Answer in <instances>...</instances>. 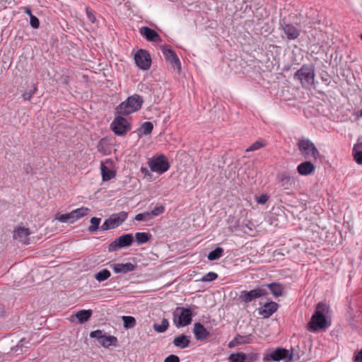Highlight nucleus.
Wrapping results in <instances>:
<instances>
[{
  "mask_svg": "<svg viewBox=\"0 0 362 362\" xmlns=\"http://www.w3.org/2000/svg\"><path fill=\"white\" fill-rule=\"evenodd\" d=\"M329 310V307L323 302L317 304L314 313L308 324L310 332L325 331L331 326L332 321L327 316Z\"/></svg>",
  "mask_w": 362,
  "mask_h": 362,
  "instance_id": "1",
  "label": "nucleus"
},
{
  "mask_svg": "<svg viewBox=\"0 0 362 362\" xmlns=\"http://www.w3.org/2000/svg\"><path fill=\"white\" fill-rule=\"evenodd\" d=\"M143 103V97L139 94H134L117 105L115 111L119 115L127 116L139 110Z\"/></svg>",
  "mask_w": 362,
  "mask_h": 362,
  "instance_id": "2",
  "label": "nucleus"
},
{
  "mask_svg": "<svg viewBox=\"0 0 362 362\" xmlns=\"http://www.w3.org/2000/svg\"><path fill=\"white\" fill-rule=\"evenodd\" d=\"M195 315L192 307H176L173 312V323L177 327H184L191 324Z\"/></svg>",
  "mask_w": 362,
  "mask_h": 362,
  "instance_id": "3",
  "label": "nucleus"
},
{
  "mask_svg": "<svg viewBox=\"0 0 362 362\" xmlns=\"http://www.w3.org/2000/svg\"><path fill=\"white\" fill-rule=\"evenodd\" d=\"M315 76V67L312 64H303L294 74V78L300 81L303 86L313 85Z\"/></svg>",
  "mask_w": 362,
  "mask_h": 362,
  "instance_id": "4",
  "label": "nucleus"
},
{
  "mask_svg": "<svg viewBox=\"0 0 362 362\" xmlns=\"http://www.w3.org/2000/svg\"><path fill=\"white\" fill-rule=\"evenodd\" d=\"M124 116L115 112V118L110 124V129L117 136H123L131 130V124Z\"/></svg>",
  "mask_w": 362,
  "mask_h": 362,
  "instance_id": "5",
  "label": "nucleus"
},
{
  "mask_svg": "<svg viewBox=\"0 0 362 362\" xmlns=\"http://www.w3.org/2000/svg\"><path fill=\"white\" fill-rule=\"evenodd\" d=\"M148 167L152 172L161 175L170 168V163L167 157L163 154H160L156 157H153L148 161Z\"/></svg>",
  "mask_w": 362,
  "mask_h": 362,
  "instance_id": "6",
  "label": "nucleus"
},
{
  "mask_svg": "<svg viewBox=\"0 0 362 362\" xmlns=\"http://www.w3.org/2000/svg\"><path fill=\"white\" fill-rule=\"evenodd\" d=\"M127 216L128 214L126 211L112 214L100 226V230L105 231L117 228L126 221Z\"/></svg>",
  "mask_w": 362,
  "mask_h": 362,
  "instance_id": "7",
  "label": "nucleus"
},
{
  "mask_svg": "<svg viewBox=\"0 0 362 362\" xmlns=\"http://www.w3.org/2000/svg\"><path fill=\"white\" fill-rule=\"evenodd\" d=\"M294 354L293 350H288L284 348H277L270 354L266 355L264 361L272 360L274 361H285V362H293L294 360Z\"/></svg>",
  "mask_w": 362,
  "mask_h": 362,
  "instance_id": "8",
  "label": "nucleus"
},
{
  "mask_svg": "<svg viewBox=\"0 0 362 362\" xmlns=\"http://www.w3.org/2000/svg\"><path fill=\"white\" fill-rule=\"evenodd\" d=\"M134 239L132 233H126L115 238L108 246V251L115 252L119 249L128 247L132 245Z\"/></svg>",
  "mask_w": 362,
  "mask_h": 362,
  "instance_id": "9",
  "label": "nucleus"
},
{
  "mask_svg": "<svg viewBox=\"0 0 362 362\" xmlns=\"http://www.w3.org/2000/svg\"><path fill=\"white\" fill-rule=\"evenodd\" d=\"M297 145L299 151L305 158L311 156L317 158L320 156V152L314 143L308 139H299Z\"/></svg>",
  "mask_w": 362,
  "mask_h": 362,
  "instance_id": "10",
  "label": "nucleus"
},
{
  "mask_svg": "<svg viewBox=\"0 0 362 362\" xmlns=\"http://www.w3.org/2000/svg\"><path fill=\"white\" fill-rule=\"evenodd\" d=\"M268 293L265 287H257L250 291H242L240 294V299L242 302L248 303L257 298L266 296Z\"/></svg>",
  "mask_w": 362,
  "mask_h": 362,
  "instance_id": "11",
  "label": "nucleus"
},
{
  "mask_svg": "<svg viewBox=\"0 0 362 362\" xmlns=\"http://www.w3.org/2000/svg\"><path fill=\"white\" fill-rule=\"evenodd\" d=\"M136 65L141 70H148L151 65V55L146 49H139L134 54Z\"/></svg>",
  "mask_w": 362,
  "mask_h": 362,
  "instance_id": "12",
  "label": "nucleus"
},
{
  "mask_svg": "<svg viewBox=\"0 0 362 362\" xmlns=\"http://www.w3.org/2000/svg\"><path fill=\"white\" fill-rule=\"evenodd\" d=\"M161 51L165 61L170 64L178 71H180L181 70V62L176 52L170 47V46H162Z\"/></svg>",
  "mask_w": 362,
  "mask_h": 362,
  "instance_id": "13",
  "label": "nucleus"
},
{
  "mask_svg": "<svg viewBox=\"0 0 362 362\" xmlns=\"http://www.w3.org/2000/svg\"><path fill=\"white\" fill-rule=\"evenodd\" d=\"M280 27L289 40H296L300 36V30L293 24L282 21L280 22Z\"/></svg>",
  "mask_w": 362,
  "mask_h": 362,
  "instance_id": "14",
  "label": "nucleus"
},
{
  "mask_svg": "<svg viewBox=\"0 0 362 362\" xmlns=\"http://www.w3.org/2000/svg\"><path fill=\"white\" fill-rule=\"evenodd\" d=\"M139 33L148 42L158 43L162 41L160 35L155 30L148 26L141 27L139 29Z\"/></svg>",
  "mask_w": 362,
  "mask_h": 362,
  "instance_id": "15",
  "label": "nucleus"
},
{
  "mask_svg": "<svg viewBox=\"0 0 362 362\" xmlns=\"http://www.w3.org/2000/svg\"><path fill=\"white\" fill-rule=\"evenodd\" d=\"M280 187L284 190H290L294 185L293 178L288 173L283 172L277 175Z\"/></svg>",
  "mask_w": 362,
  "mask_h": 362,
  "instance_id": "16",
  "label": "nucleus"
},
{
  "mask_svg": "<svg viewBox=\"0 0 362 362\" xmlns=\"http://www.w3.org/2000/svg\"><path fill=\"white\" fill-rule=\"evenodd\" d=\"M30 233L28 228L24 227H18L14 230L13 238L23 244L30 243L29 235Z\"/></svg>",
  "mask_w": 362,
  "mask_h": 362,
  "instance_id": "17",
  "label": "nucleus"
},
{
  "mask_svg": "<svg viewBox=\"0 0 362 362\" xmlns=\"http://www.w3.org/2000/svg\"><path fill=\"white\" fill-rule=\"evenodd\" d=\"M279 305L274 301L266 303L262 308L259 310V314L264 318H269L278 310Z\"/></svg>",
  "mask_w": 362,
  "mask_h": 362,
  "instance_id": "18",
  "label": "nucleus"
},
{
  "mask_svg": "<svg viewBox=\"0 0 362 362\" xmlns=\"http://www.w3.org/2000/svg\"><path fill=\"white\" fill-rule=\"evenodd\" d=\"M111 267L116 274H126L134 271L136 267V264L131 262H127L122 264H114L111 265Z\"/></svg>",
  "mask_w": 362,
  "mask_h": 362,
  "instance_id": "19",
  "label": "nucleus"
},
{
  "mask_svg": "<svg viewBox=\"0 0 362 362\" xmlns=\"http://www.w3.org/2000/svg\"><path fill=\"white\" fill-rule=\"evenodd\" d=\"M194 334L197 340H204L207 339L210 333L200 322H196L194 325Z\"/></svg>",
  "mask_w": 362,
  "mask_h": 362,
  "instance_id": "20",
  "label": "nucleus"
},
{
  "mask_svg": "<svg viewBox=\"0 0 362 362\" xmlns=\"http://www.w3.org/2000/svg\"><path fill=\"white\" fill-rule=\"evenodd\" d=\"M315 168L314 164L309 160L304 161L300 163L297 166V172L300 175H308L313 173L315 170Z\"/></svg>",
  "mask_w": 362,
  "mask_h": 362,
  "instance_id": "21",
  "label": "nucleus"
},
{
  "mask_svg": "<svg viewBox=\"0 0 362 362\" xmlns=\"http://www.w3.org/2000/svg\"><path fill=\"white\" fill-rule=\"evenodd\" d=\"M267 290L269 289L272 294L276 297H280L283 296L284 287V286L277 282H272L265 285L264 286Z\"/></svg>",
  "mask_w": 362,
  "mask_h": 362,
  "instance_id": "22",
  "label": "nucleus"
},
{
  "mask_svg": "<svg viewBox=\"0 0 362 362\" xmlns=\"http://www.w3.org/2000/svg\"><path fill=\"white\" fill-rule=\"evenodd\" d=\"M153 129V124L151 122H144L141 126L136 129L135 132L137 134L139 139L144 136L151 134Z\"/></svg>",
  "mask_w": 362,
  "mask_h": 362,
  "instance_id": "23",
  "label": "nucleus"
},
{
  "mask_svg": "<svg viewBox=\"0 0 362 362\" xmlns=\"http://www.w3.org/2000/svg\"><path fill=\"white\" fill-rule=\"evenodd\" d=\"M352 156L357 164L362 165V141H360L359 139L353 146Z\"/></svg>",
  "mask_w": 362,
  "mask_h": 362,
  "instance_id": "24",
  "label": "nucleus"
},
{
  "mask_svg": "<svg viewBox=\"0 0 362 362\" xmlns=\"http://www.w3.org/2000/svg\"><path fill=\"white\" fill-rule=\"evenodd\" d=\"M189 344V337L185 334H181L173 339L174 346L182 349L188 347Z\"/></svg>",
  "mask_w": 362,
  "mask_h": 362,
  "instance_id": "25",
  "label": "nucleus"
},
{
  "mask_svg": "<svg viewBox=\"0 0 362 362\" xmlns=\"http://www.w3.org/2000/svg\"><path fill=\"white\" fill-rule=\"evenodd\" d=\"M102 179L103 181H108L115 177L116 173L113 170L110 169L103 162L100 164Z\"/></svg>",
  "mask_w": 362,
  "mask_h": 362,
  "instance_id": "26",
  "label": "nucleus"
},
{
  "mask_svg": "<svg viewBox=\"0 0 362 362\" xmlns=\"http://www.w3.org/2000/svg\"><path fill=\"white\" fill-rule=\"evenodd\" d=\"M29 343V340H27L25 337L21 338L18 343L13 347L11 348V351L16 355L21 354L27 351L26 344Z\"/></svg>",
  "mask_w": 362,
  "mask_h": 362,
  "instance_id": "27",
  "label": "nucleus"
},
{
  "mask_svg": "<svg viewBox=\"0 0 362 362\" xmlns=\"http://www.w3.org/2000/svg\"><path fill=\"white\" fill-rule=\"evenodd\" d=\"M93 315L91 310H81L75 313V316L80 324H83L89 320Z\"/></svg>",
  "mask_w": 362,
  "mask_h": 362,
  "instance_id": "28",
  "label": "nucleus"
},
{
  "mask_svg": "<svg viewBox=\"0 0 362 362\" xmlns=\"http://www.w3.org/2000/svg\"><path fill=\"white\" fill-rule=\"evenodd\" d=\"M152 235L148 233L136 232L134 235L135 241L138 245H142L148 243L151 239Z\"/></svg>",
  "mask_w": 362,
  "mask_h": 362,
  "instance_id": "29",
  "label": "nucleus"
},
{
  "mask_svg": "<svg viewBox=\"0 0 362 362\" xmlns=\"http://www.w3.org/2000/svg\"><path fill=\"white\" fill-rule=\"evenodd\" d=\"M101 218L98 217H92L90 220V225L88 226V230L90 233H93L98 230H100V224Z\"/></svg>",
  "mask_w": 362,
  "mask_h": 362,
  "instance_id": "30",
  "label": "nucleus"
},
{
  "mask_svg": "<svg viewBox=\"0 0 362 362\" xmlns=\"http://www.w3.org/2000/svg\"><path fill=\"white\" fill-rule=\"evenodd\" d=\"M224 254V250L221 247H216L214 250L211 251L208 255V259L210 261L217 260L221 258Z\"/></svg>",
  "mask_w": 362,
  "mask_h": 362,
  "instance_id": "31",
  "label": "nucleus"
},
{
  "mask_svg": "<svg viewBox=\"0 0 362 362\" xmlns=\"http://www.w3.org/2000/svg\"><path fill=\"white\" fill-rule=\"evenodd\" d=\"M56 218L61 223H73L76 221L72 211L70 213L64 214H57Z\"/></svg>",
  "mask_w": 362,
  "mask_h": 362,
  "instance_id": "32",
  "label": "nucleus"
},
{
  "mask_svg": "<svg viewBox=\"0 0 362 362\" xmlns=\"http://www.w3.org/2000/svg\"><path fill=\"white\" fill-rule=\"evenodd\" d=\"M230 362H246V354L244 352H236L229 355Z\"/></svg>",
  "mask_w": 362,
  "mask_h": 362,
  "instance_id": "33",
  "label": "nucleus"
},
{
  "mask_svg": "<svg viewBox=\"0 0 362 362\" xmlns=\"http://www.w3.org/2000/svg\"><path fill=\"white\" fill-rule=\"evenodd\" d=\"M117 341V339L115 337L111 335L106 336L104 334L99 344L104 347H109L111 345H115Z\"/></svg>",
  "mask_w": 362,
  "mask_h": 362,
  "instance_id": "34",
  "label": "nucleus"
},
{
  "mask_svg": "<svg viewBox=\"0 0 362 362\" xmlns=\"http://www.w3.org/2000/svg\"><path fill=\"white\" fill-rule=\"evenodd\" d=\"M169 327V322L166 318H163L161 321V324L154 323L153 325V329L158 333H164Z\"/></svg>",
  "mask_w": 362,
  "mask_h": 362,
  "instance_id": "35",
  "label": "nucleus"
},
{
  "mask_svg": "<svg viewBox=\"0 0 362 362\" xmlns=\"http://www.w3.org/2000/svg\"><path fill=\"white\" fill-rule=\"evenodd\" d=\"M110 276V272L107 269H103L95 274L94 277L98 281L102 282L109 279Z\"/></svg>",
  "mask_w": 362,
  "mask_h": 362,
  "instance_id": "36",
  "label": "nucleus"
},
{
  "mask_svg": "<svg viewBox=\"0 0 362 362\" xmlns=\"http://www.w3.org/2000/svg\"><path fill=\"white\" fill-rule=\"evenodd\" d=\"M123 326L126 329L135 327L136 320L132 316H122Z\"/></svg>",
  "mask_w": 362,
  "mask_h": 362,
  "instance_id": "37",
  "label": "nucleus"
},
{
  "mask_svg": "<svg viewBox=\"0 0 362 362\" xmlns=\"http://www.w3.org/2000/svg\"><path fill=\"white\" fill-rule=\"evenodd\" d=\"M266 145H267V143L264 140H263V139L258 140V141H256L255 142H254L252 145H250L246 149V151L247 152L255 151L260 149L262 147H264Z\"/></svg>",
  "mask_w": 362,
  "mask_h": 362,
  "instance_id": "38",
  "label": "nucleus"
},
{
  "mask_svg": "<svg viewBox=\"0 0 362 362\" xmlns=\"http://www.w3.org/2000/svg\"><path fill=\"white\" fill-rule=\"evenodd\" d=\"M88 211H89V209L87 207H84V206H82L81 208L73 210L72 212H73V214H74L76 221L78 219L85 216L87 214Z\"/></svg>",
  "mask_w": 362,
  "mask_h": 362,
  "instance_id": "39",
  "label": "nucleus"
},
{
  "mask_svg": "<svg viewBox=\"0 0 362 362\" xmlns=\"http://www.w3.org/2000/svg\"><path fill=\"white\" fill-rule=\"evenodd\" d=\"M218 278V274L214 272H208L204 274L200 279L202 282H211L216 280Z\"/></svg>",
  "mask_w": 362,
  "mask_h": 362,
  "instance_id": "40",
  "label": "nucleus"
},
{
  "mask_svg": "<svg viewBox=\"0 0 362 362\" xmlns=\"http://www.w3.org/2000/svg\"><path fill=\"white\" fill-rule=\"evenodd\" d=\"M151 218L149 211L140 213L136 215L134 219L137 221H146L150 220Z\"/></svg>",
  "mask_w": 362,
  "mask_h": 362,
  "instance_id": "41",
  "label": "nucleus"
},
{
  "mask_svg": "<svg viewBox=\"0 0 362 362\" xmlns=\"http://www.w3.org/2000/svg\"><path fill=\"white\" fill-rule=\"evenodd\" d=\"M165 211V206L163 205L156 206L151 211H149L151 218L157 216Z\"/></svg>",
  "mask_w": 362,
  "mask_h": 362,
  "instance_id": "42",
  "label": "nucleus"
},
{
  "mask_svg": "<svg viewBox=\"0 0 362 362\" xmlns=\"http://www.w3.org/2000/svg\"><path fill=\"white\" fill-rule=\"evenodd\" d=\"M104 334H104L103 331H102L100 329H97V330L93 331L90 333V337L96 339L99 343L100 341L102 339Z\"/></svg>",
  "mask_w": 362,
  "mask_h": 362,
  "instance_id": "43",
  "label": "nucleus"
},
{
  "mask_svg": "<svg viewBox=\"0 0 362 362\" xmlns=\"http://www.w3.org/2000/svg\"><path fill=\"white\" fill-rule=\"evenodd\" d=\"M86 13L88 21H90L92 23H94L96 21V18L95 16L94 11L91 10L90 8L86 7Z\"/></svg>",
  "mask_w": 362,
  "mask_h": 362,
  "instance_id": "44",
  "label": "nucleus"
},
{
  "mask_svg": "<svg viewBox=\"0 0 362 362\" xmlns=\"http://www.w3.org/2000/svg\"><path fill=\"white\" fill-rule=\"evenodd\" d=\"M30 24L33 28L37 29L40 27V21L35 16L33 15L30 17Z\"/></svg>",
  "mask_w": 362,
  "mask_h": 362,
  "instance_id": "45",
  "label": "nucleus"
},
{
  "mask_svg": "<svg viewBox=\"0 0 362 362\" xmlns=\"http://www.w3.org/2000/svg\"><path fill=\"white\" fill-rule=\"evenodd\" d=\"M259 358V354L257 353L246 354V362H255Z\"/></svg>",
  "mask_w": 362,
  "mask_h": 362,
  "instance_id": "46",
  "label": "nucleus"
},
{
  "mask_svg": "<svg viewBox=\"0 0 362 362\" xmlns=\"http://www.w3.org/2000/svg\"><path fill=\"white\" fill-rule=\"evenodd\" d=\"M268 199L269 197L266 194H262L255 197V200L259 204H264L267 202Z\"/></svg>",
  "mask_w": 362,
  "mask_h": 362,
  "instance_id": "47",
  "label": "nucleus"
},
{
  "mask_svg": "<svg viewBox=\"0 0 362 362\" xmlns=\"http://www.w3.org/2000/svg\"><path fill=\"white\" fill-rule=\"evenodd\" d=\"M164 362H180V358L174 354H170L165 358Z\"/></svg>",
  "mask_w": 362,
  "mask_h": 362,
  "instance_id": "48",
  "label": "nucleus"
},
{
  "mask_svg": "<svg viewBox=\"0 0 362 362\" xmlns=\"http://www.w3.org/2000/svg\"><path fill=\"white\" fill-rule=\"evenodd\" d=\"M106 144V139L105 138L101 139L98 144H97V148L99 152H103L104 151V146Z\"/></svg>",
  "mask_w": 362,
  "mask_h": 362,
  "instance_id": "49",
  "label": "nucleus"
},
{
  "mask_svg": "<svg viewBox=\"0 0 362 362\" xmlns=\"http://www.w3.org/2000/svg\"><path fill=\"white\" fill-rule=\"evenodd\" d=\"M354 362H362V349L354 354Z\"/></svg>",
  "mask_w": 362,
  "mask_h": 362,
  "instance_id": "50",
  "label": "nucleus"
},
{
  "mask_svg": "<svg viewBox=\"0 0 362 362\" xmlns=\"http://www.w3.org/2000/svg\"><path fill=\"white\" fill-rule=\"evenodd\" d=\"M33 97V93L25 92L22 95V98L24 100L30 101Z\"/></svg>",
  "mask_w": 362,
  "mask_h": 362,
  "instance_id": "51",
  "label": "nucleus"
},
{
  "mask_svg": "<svg viewBox=\"0 0 362 362\" xmlns=\"http://www.w3.org/2000/svg\"><path fill=\"white\" fill-rule=\"evenodd\" d=\"M24 170L26 174H29V173H32L33 167L30 165V164L28 163L24 165Z\"/></svg>",
  "mask_w": 362,
  "mask_h": 362,
  "instance_id": "52",
  "label": "nucleus"
},
{
  "mask_svg": "<svg viewBox=\"0 0 362 362\" xmlns=\"http://www.w3.org/2000/svg\"><path fill=\"white\" fill-rule=\"evenodd\" d=\"M23 11H24L25 13L28 14L30 17L33 16L32 11L29 7H28V6L23 7Z\"/></svg>",
  "mask_w": 362,
  "mask_h": 362,
  "instance_id": "53",
  "label": "nucleus"
},
{
  "mask_svg": "<svg viewBox=\"0 0 362 362\" xmlns=\"http://www.w3.org/2000/svg\"><path fill=\"white\" fill-rule=\"evenodd\" d=\"M142 173L146 176L147 175H149V171L147 168H141V169Z\"/></svg>",
  "mask_w": 362,
  "mask_h": 362,
  "instance_id": "54",
  "label": "nucleus"
},
{
  "mask_svg": "<svg viewBox=\"0 0 362 362\" xmlns=\"http://www.w3.org/2000/svg\"><path fill=\"white\" fill-rule=\"evenodd\" d=\"M37 90V87L35 86L33 87V89L30 91H29L28 93H33V95L35 93V91Z\"/></svg>",
  "mask_w": 362,
  "mask_h": 362,
  "instance_id": "55",
  "label": "nucleus"
},
{
  "mask_svg": "<svg viewBox=\"0 0 362 362\" xmlns=\"http://www.w3.org/2000/svg\"><path fill=\"white\" fill-rule=\"evenodd\" d=\"M228 346H229V347H233V341H230V342L229 343V345H228Z\"/></svg>",
  "mask_w": 362,
  "mask_h": 362,
  "instance_id": "56",
  "label": "nucleus"
},
{
  "mask_svg": "<svg viewBox=\"0 0 362 362\" xmlns=\"http://www.w3.org/2000/svg\"><path fill=\"white\" fill-rule=\"evenodd\" d=\"M358 116L362 117V109L359 111Z\"/></svg>",
  "mask_w": 362,
  "mask_h": 362,
  "instance_id": "57",
  "label": "nucleus"
},
{
  "mask_svg": "<svg viewBox=\"0 0 362 362\" xmlns=\"http://www.w3.org/2000/svg\"><path fill=\"white\" fill-rule=\"evenodd\" d=\"M360 37H361V40H362V34L361 35Z\"/></svg>",
  "mask_w": 362,
  "mask_h": 362,
  "instance_id": "58",
  "label": "nucleus"
}]
</instances>
